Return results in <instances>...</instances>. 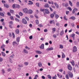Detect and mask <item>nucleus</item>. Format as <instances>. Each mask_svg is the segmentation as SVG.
I'll list each match as a JSON object with an SVG mask.
<instances>
[{
    "label": "nucleus",
    "instance_id": "f257e3e1",
    "mask_svg": "<svg viewBox=\"0 0 79 79\" xmlns=\"http://www.w3.org/2000/svg\"><path fill=\"white\" fill-rule=\"evenodd\" d=\"M40 11L41 12H43L44 15H45V14H48L50 13L48 9H42L41 8L40 9Z\"/></svg>",
    "mask_w": 79,
    "mask_h": 79
},
{
    "label": "nucleus",
    "instance_id": "f03ea898",
    "mask_svg": "<svg viewBox=\"0 0 79 79\" xmlns=\"http://www.w3.org/2000/svg\"><path fill=\"white\" fill-rule=\"evenodd\" d=\"M68 69L70 71H71L72 70V67L70 64H69L68 65Z\"/></svg>",
    "mask_w": 79,
    "mask_h": 79
},
{
    "label": "nucleus",
    "instance_id": "7ed1b4c3",
    "mask_svg": "<svg viewBox=\"0 0 79 79\" xmlns=\"http://www.w3.org/2000/svg\"><path fill=\"white\" fill-rule=\"evenodd\" d=\"M24 13L25 14H28V10L27 9L25 8L23 9Z\"/></svg>",
    "mask_w": 79,
    "mask_h": 79
},
{
    "label": "nucleus",
    "instance_id": "20e7f679",
    "mask_svg": "<svg viewBox=\"0 0 79 79\" xmlns=\"http://www.w3.org/2000/svg\"><path fill=\"white\" fill-rule=\"evenodd\" d=\"M70 73H69V77L72 78L73 77V75L72 73H71L70 72H69Z\"/></svg>",
    "mask_w": 79,
    "mask_h": 79
},
{
    "label": "nucleus",
    "instance_id": "39448f33",
    "mask_svg": "<svg viewBox=\"0 0 79 79\" xmlns=\"http://www.w3.org/2000/svg\"><path fill=\"white\" fill-rule=\"evenodd\" d=\"M22 22L23 24H27V22L24 19H22Z\"/></svg>",
    "mask_w": 79,
    "mask_h": 79
},
{
    "label": "nucleus",
    "instance_id": "423d86ee",
    "mask_svg": "<svg viewBox=\"0 0 79 79\" xmlns=\"http://www.w3.org/2000/svg\"><path fill=\"white\" fill-rule=\"evenodd\" d=\"M77 51V48L76 46H74L73 48V52H76Z\"/></svg>",
    "mask_w": 79,
    "mask_h": 79
},
{
    "label": "nucleus",
    "instance_id": "0eeeda50",
    "mask_svg": "<svg viewBox=\"0 0 79 79\" xmlns=\"http://www.w3.org/2000/svg\"><path fill=\"white\" fill-rule=\"evenodd\" d=\"M40 48L41 49H44V44H42L40 46Z\"/></svg>",
    "mask_w": 79,
    "mask_h": 79
},
{
    "label": "nucleus",
    "instance_id": "6e6552de",
    "mask_svg": "<svg viewBox=\"0 0 79 79\" xmlns=\"http://www.w3.org/2000/svg\"><path fill=\"white\" fill-rule=\"evenodd\" d=\"M35 52L37 54H42V52L40 51L36 50Z\"/></svg>",
    "mask_w": 79,
    "mask_h": 79
},
{
    "label": "nucleus",
    "instance_id": "1a4fd4ad",
    "mask_svg": "<svg viewBox=\"0 0 79 79\" xmlns=\"http://www.w3.org/2000/svg\"><path fill=\"white\" fill-rule=\"evenodd\" d=\"M77 11V9L75 8L73 10H72V14H74L76 11Z\"/></svg>",
    "mask_w": 79,
    "mask_h": 79
},
{
    "label": "nucleus",
    "instance_id": "9d476101",
    "mask_svg": "<svg viewBox=\"0 0 79 79\" xmlns=\"http://www.w3.org/2000/svg\"><path fill=\"white\" fill-rule=\"evenodd\" d=\"M70 63L73 66H74L75 65L74 61V60H72V61L70 62Z\"/></svg>",
    "mask_w": 79,
    "mask_h": 79
},
{
    "label": "nucleus",
    "instance_id": "9b49d317",
    "mask_svg": "<svg viewBox=\"0 0 79 79\" xmlns=\"http://www.w3.org/2000/svg\"><path fill=\"white\" fill-rule=\"evenodd\" d=\"M50 23L51 24H55V22L54 21V20H51L50 21Z\"/></svg>",
    "mask_w": 79,
    "mask_h": 79
},
{
    "label": "nucleus",
    "instance_id": "f8f14e48",
    "mask_svg": "<svg viewBox=\"0 0 79 79\" xmlns=\"http://www.w3.org/2000/svg\"><path fill=\"white\" fill-rule=\"evenodd\" d=\"M75 34H74V33L72 34L71 35V37L73 38V40H75Z\"/></svg>",
    "mask_w": 79,
    "mask_h": 79
},
{
    "label": "nucleus",
    "instance_id": "ddd939ff",
    "mask_svg": "<svg viewBox=\"0 0 79 79\" xmlns=\"http://www.w3.org/2000/svg\"><path fill=\"white\" fill-rule=\"evenodd\" d=\"M54 5L55 6H56V7L57 8H59V6L57 4V3L56 2L54 3Z\"/></svg>",
    "mask_w": 79,
    "mask_h": 79
},
{
    "label": "nucleus",
    "instance_id": "4468645a",
    "mask_svg": "<svg viewBox=\"0 0 79 79\" xmlns=\"http://www.w3.org/2000/svg\"><path fill=\"white\" fill-rule=\"evenodd\" d=\"M4 6L7 8H9V5H7V4H4Z\"/></svg>",
    "mask_w": 79,
    "mask_h": 79
},
{
    "label": "nucleus",
    "instance_id": "2eb2a0df",
    "mask_svg": "<svg viewBox=\"0 0 79 79\" xmlns=\"http://www.w3.org/2000/svg\"><path fill=\"white\" fill-rule=\"evenodd\" d=\"M69 19H72V20H74L75 19H76V17H75L74 16H72L71 17H70Z\"/></svg>",
    "mask_w": 79,
    "mask_h": 79
},
{
    "label": "nucleus",
    "instance_id": "dca6fc26",
    "mask_svg": "<svg viewBox=\"0 0 79 79\" xmlns=\"http://www.w3.org/2000/svg\"><path fill=\"white\" fill-rule=\"evenodd\" d=\"M16 45H18L17 43H16V41H14L13 42V45L14 46H15Z\"/></svg>",
    "mask_w": 79,
    "mask_h": 79
},
{
    "label": "nucleus",
    "instance_id": "f3484780",
    "mask_svg": "<svg viewBox=\"0 0 79 79\" xmlns=\"http://www.w3.org/2000/svg\"><path fill=\"white\" fill-rule=\"evenodd\" d=\"M49 7V5L47 4H46L44 6V7L48 8Z\"/></svg>",
    "mask_w": 79,
    "mask_h": 79
},
{
    "label": "nucleus",
    "instance_id": "a211bd4d",
    "mask_svg": "<svg viewBox=\"0 0 79 79\" xmlns=\"http://www.w3.org/2000/svg\"><path fill=\"white\" fill-rule=\"evenodd\" d=\"M20 37H18L16 39V41L17 42L19 43L20 41Z\"/></svg>",
    "mask_w": 79,
    "mask_h": 79
},
{
    "label": "nucleus",
    "instance_id": "6ab92c4d",
    "mask_svg": "<svg viewBox=\"0 0 79 79\" xmlns=\"http://www.w3.org/2000/svg\"><path fill=\"white\" fill-rule=\"evenodd\" d=\"M15 32L16 34H19V29H17L15 31Z\"/></svg>",
    "mask_w": 79,
    "mask_h": 79
},
{
    "label": "nucleus",
    "instance_id": "aec40b11",
    "mask_svg": "<svg viewBox=\"0 0 79 79\" xmlns=\"http://www.w3.org/2000/svg\"><path fill=\"white\" fill-rule=\"evenodd\" d=\"M5 48V45L4 44H2V45H1V48L2 49H3L4 48Z\"/></svg>",
    "mask_w": 79,
    "mask_h": 79
},
{
    "label": "nucleus",
    "instance_id": "412c9836",
    "mask_svg": "<svg viewBox=\"0 0 79 79\" xmlns=\"http://www.w3.org/2000/svg\"><path fill=\"white\" fill-rule=\"evenodd\" d=\"M59 17V16L58 15L56 14L55 15V18H56V19H57Z\"/></svg>",
    "mask_w": 79,
    "mask_h": 79
},
{
    "label": "nucleus",
    "instance_id": "4be33fe9",
    "mask_svg": "<svg viewBox=\"0 0 79 79\" xmlns=\"http://www.w3.org/2000/svg\"><path fill=\"white\" fill-rule=\"evenodd\" d=\"M48 3H49V4H52V5H53V4H54L53 2L52 1H51V2L48 1Z\"/></svg>",
    "mask_w": 79,
    "mask_h": 79
},
{
    "label": "nucleus",
    "instance_id": "5701e85b",
    "mask_svg": "<svg viewBox=\"0 0 79 79\" xmlns=\"http://www.w3.org/2000/svg\"><path fill=\"white\" fill-rule=\"evenodd\" d=\"M38 64L40 67H41L42 66V64L40 62Z\"/></svg>",
    "mask_w": 79,
    "mask_h": 79
},
{
    "label": "nucleus",
    "instance_id": "b1692460",
    "mask_svg": "<svg viewBox=\"0 0 79 79\" xmlns=\"http://www.w3.org/2000/svg\"><path fill=\"white\" fill-rule=\"evenodd\" d=\"M54 14H52L50 15V17L51 18H53V17H54Z\"/></svg>",
    "mask_w": 79,
    "mask_h": 79
},
{
    "label": "nucleus",
    "instance_id": "393cba45",
    "mask_svg": "<svg viewBox=\"0 0 79 79\" xmlns=\"http://www.w3.org/2000/svg\"><path fill=\"white\" fill-rule=\"evenodd\" d=\"M56 27H59L60 25V23L59 22H57L56 23Z\"/></svg>",
    "mask_w": 79,
    "mask_h": 79
},
{
    "label": "nucleus",
    "instance_id": "a878e982",
    "mask_svg": "<svg viewBox=\"0 0 79 79\" xmlns=\"http://www.w3.org/2000/svg\"><path fill=\"white\" fill-rule=\"evenodd\" d=\"M62 58H65V55L64 54V53L62 52Z\"/></svg>",
    "mask_w": 79,
    "mask_h": 79
},
{
    "label": "nucleus",
    "instance_id": "bb28decb",
    "mask_svg": "<svg viewBox=\"0 0 79 79\" xmlns=\"http://www.w3.org/2000/svg\"><path fill=\"white\" fill-rule=\"evenodd\" d=\"M32 12H33V11L31 10H29L28 13L29 14H31Z\"/></svg>",
    "mask_w": 79,
    "mask_h": 79
},
{
    "label": "nucleus",
    "instance_id": "cd10ccee",
    "mask_svg": "<svg viewBox=\"0 0 79 79\" xmlns=\"http://www.w3.org/2000/svg\"><path fill=\"white\" fill-rule=\"evenodd\" d=\"M2 54L3 56H4V57L6 56V54L4 52H2Z\"/></svg>",
    "mask_w": 79,
    "mask_h": 79
},
{
    "label": "nucleus",
    "instance_id": "c85d7f7f",
    "mask_svg": "<svg viewBox=\"0 0 79 79\" xmlns=\"http://www.w3.org/2000/svg\"><path fill=\"white\" fill-rule=\"evenodd\" d=\"M47 77H48V79H51L52 77L50 75H47Z\"/></svg>",
    "mask_w": 79,
    "mask_h": 79
},
{
    "label": "nucleus",
    "instance_id": "c756f323",
    "mask_svg": "<svg viewBox=\"0 0 79 79\" xmlns=\"http://www.w3.org/2000/svg\"><path fill=\"white\" fill-rule=\"evenodd\" d=\"M23 52H25V53H26L27 54L28 53V51H27L26 50L24 49Z\"/></svg>",
    "mask_w": 79,
    "mask_h": 79
},
{
    "label": "nucleus",
    "instance_id": "7c9ffc66",
    "mask_svg": "<svg viewBox=\"0 0 79 79\" xmlns=\"http://www.w3.org/2000/svg\"><path fill=\"white\" fill-rule=\"evenodd\" d=\"M0 15H1V16H2V17H4V14L2 13V12H0Z\"/></svg>",
    "mask_w": 79,
    "mask_h": 79
},
{
    "label": "nucleus",
    "instance_id": "2f4dec72",
    "mask_svg": "<svg viewBox=\"0 0 79 79\" xmlns=\"http://www.w3.org/2000/svg\"><path fill=\"white\" fill-rule=\"evenodd\" d=\"M64 34V32L63 31H61L60 35L61 36H62L63 35V34Z\"/></svg>",
    "mask_w": 79,
    "mask_h": 79
},
{
    "label": "nucleus",
    "instance_id": "473e14b6",
    "mask_svg": "<svg viewBox=\"0 0 79 79\" xmlns=\"http://www.w3.org/2000/svg\"><path fill=\"white\" fill-rule=\"evenodd\" d=\"M29 3H28V4L29 5H32L33 4V3L31 1H29Z\"/></svg>",
    "mask_w": 79,
    "mask_h": 79
},
{
    "label": "nucleus",
    "instance_id": "72a5a7b5",
    "mask_svg": "<svg viewBox=\"0 0 79 79\" xmlns=\"http://www.w3.org/2000/svg\"><path fill=\"white\" fill-rule=\"evenodd\" d=\"M38 77V75H35V77L33 79H37V78Z\"/></svg>",
    "mask_w": 79,
    "mask_h": 79
},
{
    "label": "nucleus",
    "instance_id": "f704fd0d",
    "mask_svg": "<svg viewBox=\"0 0 79 79\" xmlns=\"http://www.w3.org/2000/svg\"><path fill=\"white\" fill-rule=\"evenodd\" d=\"M65 77H66V79H69V77H68V74H67L65 76Z\"/></svg>",
    "mask_w": 79,
    "mask_h": 79
},
{
    "label": "nucleus",
    "instance_id": "c9c22d12",
    "mask_svg": "<svg viewBox=\"0 0 79 79\" xmlns=\"http://www.w3.org/2000/svg\"><path fill=\"white\" fill-rule=\"evenodd\" d=\"M69 4L70 5V6H72L73 5H72V2H71L70 1H69Z\"/></svg>",
    "mask_w": 79,
    "mask_h": 79
},
{
    "label": "nucleus",
    "instance_id": "e433bc0d",
    "mask_svg": "<svg viewBox=\"0 0 79 79\" xmlns=\"http://www.w3.org/2000/svg\"><path fill=\"white\" fill-rule=\"evenodd\" d=\"M59 48H60L63 49V48H64V47L62 45H60Z\"/></svg>",
    "mask_w": 79,
    "mask_h": 79
},
{
    "label": "nucleus",
    "instance_id": "4c0bfd02",
    "mask_svg": "<svg viewBox=\"0 0 79 79\" xmlns=\"http://www.w3.org/2000/svg\"><path fill=\"white\" fill-rule=\"evenodd\" d=\"M10 13H11V14H13L14 13V10H10Z\"/></svg>",
    "mask_w": 79,
    "mask_h": 79
},
{
    "label": "nucleus",
    "instance_id": "58836bf2",
    "mask_svg": "<svg viewBox=\"0 0 79 79\" xmlns=\"http://www.w3.org/2000/svg\"><path fill=\"white\" fill-rule=\"evenodd\" d=\"M68 9L69 10V11H72V9L70 7H68Z\"/></svg>",
    "mask_w": 79,
    "mask_h": 79
},
{
    "label": "nucleus",
    "instance_id": "ea45409f",
    "mask_svg": "<svg viewBox=\"0 0 79 79\" xmlns=\"http://www.w3.org/2000/svg\"><path fill=\"white\" fill-rule=\"evenodd\" d=\"M35 22H36V24H38L39 23V20H35Z\"/></svg>",
    "mask_w": 79,
    "mask_h": 79
},
{
    "label": "nucleus",
    "instance_id": "a19ab883",
    "mask_svg": "<svg viewBox=\"0 0 79 79\" xmlns=\"http://www.w3.org/2000/svg\"><path fill=\"white\" fill-rule=\"evenodd\" d=\"M12 35H13V37L14 39L15 38V35L14 33H12Z\"/></svg>",
    "mask_w": 79,
    "mask_h": 79
},
{
    "label": "nucleus",
    "instance_id": "79ce46f5",
    "mask_svg": "<svg viewBox=\"0 0 79 79\" xmlns=\"http://www.w3.org/2000/svg\"><path fill=\"white\" fill-rule=\"evenodd\" d=\"M48 49H49V51H52L53 50V48L52 47H51L50 48H49Z\"/></svg>",
    "mask_w": 79,
    "mask_h": 79
},
{
    "label": "nucleus",
    "instance_id": "37998d69",
    "mask_svg": "<svg viewBox=\"0 0 79 79\" xmlns=\"http://www.w3.org/2000/svg\"><path fill=\"white\" fill-rule=\"evenodd\" d=\"M19 15H20V16H22L23 15V13H22L21 12H20L19 13Z\"/></svg>",
    "mask_w": 79,
    "mask_h": 79
},
{
    "label": "nucleus",
    "instance_id": "c03bdc74",
    "mask_svg": "<svg viewBox=\"0 0 79 79\" xmlns=\"http://www.w3.org/2000/svg\"><path fill=\"white\" fill-rule=\"evenodd\" d=\"M24 64H25V65L26 66H27L28 64V63L27 62H26L24 63Z\"/></svg>",
    "mask_w": 79,
    "mask_h": 79
},
{
    "label": "nucleus",
    "instance_id": "a18cd8bd",
    "mask_svg": "<svg viewBox=\"0 0 79 79\" xmlns=\"http://www.w3.org/2000/svg\"><path fill=\"white\" fill-rule=\"evenodd\" d=\"M52 36L54 38H56L57 37L56 35L55 34L53 35Z\"/></svg>",
    "mask_w": 79,
    "mask_h": 79
},
{
    "label": "nucleus",
    "instance_id": "49530a36",
    "mask_svg": "<svg viewBox=\"0 0 79 79\" xmlns=\"http://www.w3.org/2000/svg\"><path fill=\"white\" fill-rule=\"evenodd\" d=\"M15 21H17L18 22H19V19H18L15 18Z\"/></svg>",
    "mask_w": 79,
    "mask_h": 79
},
{
    "label": "nucleus",
    "instance_id": "de8ad7c7",
    "mask_svg": "<svg viewBox=\"0 0 79 79\" xmlns=\"http://www.w3.org/2000/svg\"><path fill=\"white\" fill-rule=\"evenodd\" d=\"M10 20H14V19H13V17L12 16H11L10 17Z\"/></svg>",
    "mask_w": 79,
    "mask_h": 79
},
{
    "label": "nucleus",
    "instance_id": "09e8293b",
    "mask_svg": "<svg viewBox=\"0 0 79 79\" xmlns=\"http://www.w3.org/2000/svg\"><path fill=\"white\" fill-rule=\"evenodd\" d=\"M39 3H36V5L38 7H40V6L39 5Z\"/></svg>",
    "mask_w": 79,
    "mask_h": 79
},
{
    "label": "nucleus",
    "instance_id": "8fccbe9b",
    "mask_svg": "<svg viewBox=\"0 0 79 79\" xmlns=\"http://www.w3.org/2000/svg\"><path fill=\"white\" fill-rule=\"evenodd\" d=\"M38 26L39 27H43V26H42V24H39L38 25Z\"/></svg>",
    "mask_w": 79,
    "mask_h": 79
},
{
    "label": "nucleus",
    "instance_id": "3c124183",
    "mask_svg": "<svg viewBox=\"0 0 79 79\" xmlns=\"http://www.w3.org/2000/svg\"><path fill=\"white\" fill-rule=\"evenodd\" d=\"M52 31L53 32H55L56 31V28H52Z\"/></svg>",
    "mask_w": 79,
    "mask_h": 79
},
{
    "label": "nucleus",
    "instance_id": "603ef678",
    "mask_svg": "<svg viewBox=\"0 0 79 79\" xmlns=\"http://www.w3.org/2000/svg\"><path fill=\"white\" fill-rule=\"evenodd\" d=\"M44 32H48V30L47 29H45L44 30Z\"/></svg>",
    "mask_w": 79,
    "mask_h": 79
},
{
    "label": "nucleus",
    "instance_id": "864d4df0",
    "mask_svg": "<svg viewBox=\"0 0 79 79\" xmlns=\"http://www.w3.org/2000/svg\"><path fill=\"white\" fill-rule=\"evenodd\" d=\"M3 60V59H2V58L0 57V62H2Z\"/></svg>",
    "mask_w": 79,
    "mask_h": 79
},
{
    "label": "nucleus",
    "instance_id": "5fc2aeb1",
    "mask_svg": "<svg viewBox=\"0 0 79 79\" xmlns=\"http://www.w3.org/2000/svg\"><path fill=\"white\" fill-rule=\"evenodd\" d=\"M11 69L9 68L8 69L7 71L8 72H9L11 71Z\"/></svg>",
    "mask_w": 79,
    "mask_h": 79
},
{
    "label": "nucleus",
    "instance_id": "6e6d98bb",
    "mask_svg": "<svg viewBox=\"0 0 79 79\" xmlns=\"http://www.w3.org/2000/svg\"><path fill=\"white\" fill-rule=\"evenodd\" d=\"M18 66L19 67H23V65H20V64H19L18 65Z\"/></svg>",
    "mask_w": 79,
    "mask_h": 79
},
{
    "label": "nucleus",
    "instance_id": "4d7b16f0",
    "mask_svg": "<svg viewBox=\"0 0 79 79\" xmlns=\"http://www.w3.org/2000/svg\"><path fill=\"white\" fill-rule=\"evenodd\" d=\"M2 71L3 74H4V73H5V70L4 69H2Z\"/></svg>",
    "mask_w": 79,
    "mask_h": 79
},
{
    "label": "nucleus",
    "instance_id": "13d9d810",
    "mask_svg": "<svg viewBox=\"0 0 79 79\" xmlns=\"http://www.w3.org/2000/svg\"><path fill=\"white\" fill-rule=\"evenodd\" d=\"M71 26H72V27H74V23H71Z\"/></svg>",
    "mask_w": 79,
    "mask_h": 79
},
{
    "label": "nucleus",
    "instance_id": "bf43d9fd",
    "mask_svg": "<svg viewBox=\"0 0 79 79\" xmlns=\"http://www.w3.org/2000/svg\"><path fill=\"white\" fill-rule=\"evenodd\" d=\"M64 20H67V19H66V16H64Z\"/></svg>",
    "mask_w": 79,
    "mask_h": 79
},
{
    "label": "nucleus",
    "instance_id": "052dcab7",
    "mask_svg": "<svg viewBox=\"0 0 79 79\" xmlns=\"http://www.w3.org/2000/svg\"><path fill=\"white\" fill-rule=\"evenodd\" d=\"M29 38L30 39H33V36H30V37H29Z\"/></svg>",
    "mask_w": 79,
    "mask_h": 79
},
{
    "label": "nucleus",
    "instance_id": "680f3d73",
    "mask_svg": "<svg viewBox=\"0 0 79 79\" xmlns=\"http://www.w3.org/2000/svg\"><path fill=\"white\" fill-rule=\"evenodd\" d=\"M7 14L8 16H11V14L9 12H8L7 13Z\"/></svg>",
    "mask_w": 79,
    "mask_h": 79
},
{
    "label": "nucleus",
    "instance_id": "e2e57ef3",
    "mask_svg": "<svg viewBox=\"0 0 79 79\" xmlns=\"http://www.w3.org/2000/svg\"><path fill=\"white\" fill-rule=\"evenodd\" d=\"M59 71L60 72H63V69H59Z\"/></svg>",
    "mask_w": 79,
    "mask_h": 79
},
{
    "label": "nucleus",
    "instance_id": "0e129e2a",
    "mask_svg": "<svg viewBox=\"0 0 79 79\" xmlns=\"http://www.w3.org/2000/svg\"><path fill=\"white\" fill-rule=\"evenodd\" d=\"M41 77L42 78V79H45V77H44V76H42Z\"/></svg>",
    "mask_w": 79,
    "mask_h": 79
},
{
    "label": "nucleus",
    "instance_id": "69168bd1",
    "mask_svg": "<svg viewBox=\"0 0 79 79\" xmlns=\"http://www.w3.org/2000/svg\"><path fill=\"white\" fill-rule=\"evenodd\" d=\"M52 78L53 79H57L56 77H52Z\"/></svg>",
    "mask_w": 79,
    "mask_h": 79
},
{
    "label": "nucleus",
    "instance_id": "338daca9",
    "mask_svg": "<svg viewBox=\"0 0 79 79\" xmlns=\"http://www.w3.org/2000/svg\"><path fill=\"white\" fill-rule=\"evenodd\" d=\"M77 6H79V2H77L76 4Z\"/></svg>",
    "mask_w": 79,
    "mask_h": 79
},
{
    "label": "nucleus",
    "instance_id": "774afa93",
    "mask_svg": "<svg viewBox=\"0 0 79 79\" xmlns=\"http://www.w3.org/2000/svg\"><path fill=\"white\" fill-rule=\"evenodd\" d=\"M12 7H13V8H15V5L14 4H13L12 6Z\"/></svg>",
    "mask_w": 79,
    "mask_h": 79
}]
</instances>
